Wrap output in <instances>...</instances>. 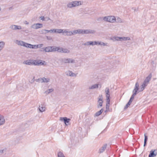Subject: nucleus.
<instances>
[{"mask_svg":"<svg viewBox=\"0 0 157 157\" xmlns=\"http://www.w3.org/2000/svg\"><path fill=\"white\" fill-rule=\"evenodd\" d=\"M54 46H48L41 48L40 51L45 52H54Z\"/></svg>","mask_w":157,"mask_h":157,"instance_id":"nucleus-1","label":"nucleus"},{"mask_svg":"<svg viewBox=\"0 0 157 157\" xmlns=\"http://www.w3.org/2000/svg\"><path fill=\"white\" fill-rule=\"evenodd\" d=\"M62 61L64 63H75V60L71 58H64L62 59Z\"/></svg>","mask_w":157,"mask_h":157,"instance_id":"nucleus-2","label":"nucleus"},{"mask_svg":"<svg viewBox=\"0 0 157 157\" xmlns=\"http://www.w3.org/2000/svg\"><path fill=\"white\" fill-rule=\"evenodd\" d=\"M98 99V104L97 106L99 108L100 107H101L102 106L103 98L102 95H100Z\"/></svg>","mask_w":157,"mask_h":157,"instance_id":"nucleus-3","label":"nucleus"},{"mask_svg":"<svg viewBox=\"0 0 157 157\" xmlns=\"http://www.w3.org/2000/svg\"><path fill=\"white\" fill-rule=\"evenodd\" d=\"M60 120L61 121H63L66 125H67L68 124L71 120L69 118H68L67 117H61Z\"/></svg>","mask_w":157,"mask_h":157,"instance_id":"nucleus-4","label":"nucleus"},{"mask_svg":"<svg viewBox=\"0 0 157 157\" xmlns=\"http://www.w3.org/2000/svg\"><path fill=\"white\" fill-rule=\"evenodd\" d=\"M43 27V25L41 23H37L31 26V28L35 29H37L39 28H40Z\"/></svg>","mask_w":157,"mask_h":157,"instance_id":"nucleus-5","label":"nucleus"},{"mask_svg":"<svg viewBox=\"0 0 157 157\" xmlns=\"http://www.w3.org/2000/svg\"><path fill=\"white\" fill-rule=\"evenodd\" d=\"M114 39L117 41L119 40H129L130 39L129 37H115L114 38Z\"/></svg>","mask_w":157,"mask_h":157,"instance_id":"nucleus-6","label":"nucleus"},{"mask_svg":"<svg viewBox=\"0 0 157 157\" xmlns=\"http://www.w3.org/2000/svg\"><path fill=\"white\" fill-rule=\"evenodd\" d=\"M33 65H35L39 66L44 64V63L42 62L41 60H34L33 59Z\"/></svg>","mask_w":157,"mask_h":157,"instance_id":"nucleus-7","label":"nucleus"},{"mask_svg":"<svg viewBox=\"0 0 157 157\" xmlns=\"http://www.w3.org/2000/svg\"><path fill=\"white\" fill-rule=\"evenodd\" d=\"M105 91L106 94V99L109 101V100H110V94L109 89L107 87L106 88L105 90Z\"/></svg>","mask_w":157,"mask_h":157,"instance_id":"nucleus-8","label":"nucleus"},{"mask_svg":"<svg viewBox=\"0 0 157 157\" xmlns=\"http://www.w3.org/2000/svg\"><path fill=\"white\" fill-rule=\"evenodd\" d=\"M157 155V150H152L150 152L148 157H154Z\"/></svg>","mask_w":157,"mask_h":157,"instance_id":"nucleus-9","label":"nucleus"},{"mask_svg":"<svg viewBox=\"0 0 157 157\" xmlns=\"http://www.w3.org/2000/svg\"><path fill=\"white\" fill-rule=\"evenodd\" d=\"M10 28L13 30L20 29H21V27L20 25H12L10 27Z\"/></svg>","mask_w":157,"mask_h":157,"instance_id":"nucleus-10","label":"nucleus"},{"mask_svg":"<svg viewBox=\"0 0 157 157\" xmlns=\"http://www.w3.org/2000/svg\"><path fill=\"white\" fill-rule=\"evenodd\" d=\"M83 34L94 33L95 31L94 30L90 29L83 30Z\"/></svg>","mask_w":157,"mask_h":157,"instance_id":"nucleus-11","label":"nucleus"},{"mask_svg":"<svg viewBox=\"0 0 157 157\" xmlns=\"http://www.w3.org/2000/svg\"><path fill=\"white\" fill-rule=\"evenodd\" d=\"M107 144H104L99 149L98 152L100 153H102L106 149V148Z\"/></svg>","mask_w":157,"mask_h":157,"instance_id":"nucleus-12","label":"nucleus"},{"mask_svg":"<svg viewBox=\"0 0 157 157\" xmlns=\"http://www.w3.org/2000/svg\"><path fill=\"white\" fill-rule=\"evenodd\" d=\"M46 108L44 106V104H41L39 106V109L40 112H42L45 110Z\"/></svg>","mask_w":157,"mask_h":157,"instance_id":"nucleus-13","label":"nucleus"},{"mask_svg":"<svg viewBox=\"0 0 157 157\" xmlns=\"http://www.w3.org/2000/svg\"><path fill=\"white\" fill-rule=\"evenodd\" d=\"M116 21V19L114 16H109V22L114 23Z\"/></svg>","mask_w":157,"mask_h":157,"instance_id":"nucleus-14","label":"nucleus"},{"mask_svg":"<svg viewBox=\"0 0 157 157\" xmlns=\"http://www.w3.org/2000/svg\"><path fill=\"white\" fill-rule=\"evenodd\" d=\"M33 59H29L24 61V63L26 65H33Z\"/></svg>","mask_w":157,"mask_h":157,"instance_id":"nucleus-15","label":"nucleus"},{"mask_svg":"<svg viewBox=\"0 0 157 157\" xmlns=\"http://www.w3.org/2000/svg\"><path fill=\"white\" fill-rule=\"evenodd\" d=\"M139 90V84L138 82H137L135 84V87L133 91L137 93L138 91Z\"/></svg>","mask_w":157,"mask_h":157,"instance_id":"nucleus-16","label":"nucleus"},{"mask_svg":"<svg viewBox=\"0 0 157 157\" xmlns=\"http://www.w3.org/2000/svg\"><path fill=\"white\" fill-rule=\"evenodd\" d=\"M5 122V121L4 117L0 114V125L4 124Z\"/></svg>","mask_w":157,"mask_h":157,"instance_id":"nucleus-17","label":"nucleus"},{"mask_svg":"<svg viewBox=\"0 0 157 157\" xmlns=\"http://www.w3.org/2000/svg\"><path fill=\"white\" fill-rule=\"evenodd\" d=\"M54 52L57 51L58 52L62 53L61 50L62 49V48H60L59 47H57L54 46Z\"/></svg>","mask_w":157,"mask_h":157,"instance_id":"nucleus-18","label":"nucleus"},{"mask_svg":"<svg viewBox=\"0 0 157 157\" xmlns=\"http://www.w3.org/2000/svg\"><path fill=\"white\" fill-rule=\"evenodd\" d=\"M72 2L74 6V7H75L76 6H79V3H81L80 1H73ZM80 5H81V3H80Z\"/></svg>","mask_w":157,"mask_h":157,"instance_id":"nucleus-19","label":"nucleus"},{"mask_svg":"<svg viewBox=\"0 0 157 157\" xmlns=\"http://www.w3.org/2000/svg\"><path fill=\"white\" fill-rule=\"evenodd\" d=\"M103 111V109H101L100 111L97 112L95 114V116L98 117L100 115H101L102 112Z\"/></svg>","mask_w":157,"mask_h":157,"instance_id":"nucleus-20","label":"nucleus"},{"mask_svg":"<svg viewBox=\"0 0 157 157\" xmlns=\"http://www.w3.org/2000/svg\"><path fill=\"white\" fill-rule=\"evenodd\" d=\"M5 45V43L4 41L0 42V51L3 49Z\"/></svg>","mask_w":157,"mask_h":157,"instance_id":"nucleus-21","label":"nucleus"},{"mask_svg":"<svg viewBox=\"0 0 157 157\" xmlns=\"http://www.w3.org/2000/svg\"><path fill=\"white\" fill-rule=\"evenodd\" d=\"M98 84H95L90 86L89 88V89H94L98 88Z\"/></svg>","mask_w":157,"mask_h":157,"instance_id":"nucleus-22","label":"nucleus"},{"mask_svg":"<svg viewBox=\"0 0 157 157\" xmlns=\"http://www.w3.org/2000/svg\"><path fill=\"white\" fill-rule=\"evenodd\" d=\"M110 103V100H109V101H108V100H106V110L105 111V112L107 111V110H108L109 109Z\"/></svg>","mask_w":157,"mask_h":157,"instance_id":"nucleus-23","label":"nucleus"},{"mask_svg":"<svg viewBox=\"0 0 157 157\" xmlns=\"http://www.w3.org/2000/svg\"><path fill=\"white\" fill-rule=\"evenodd\" d=\"M63 30L61 29H55L54 33H63Z\"/></svg>","mask_w":157,"mask_h":157,"instance_id":"nucleus-24","label":"nucleus"},{"mask_svg":"<svg viewBox=\"0 0 157 157\" xmlns=\"http://www.w3.org/2000/svg\"><path fill=\"white\" fill-rule=\"evenodd\" d=\"M62 53H69L70 52V51L66 48H63L61 50Z\"/></svg>","mask_w":157,"mask_h":157,"instance_id":"nucleus-25","label":"nucleus"},{"mask_svg":"<svg viewBox=\"0 0 157 157\" xmlns=\"http://www.w3.org/2000/svg\"><path fill=\"white\" fill-rule=\"evenodd\" d=\"M43 82H48L50 81V79L49 78H45L44 77L42 78Z\"/></svg>","mask_w":157,"mask_h":157,"instance_id":"nucleus-26","label":"nucleus"},{"mask_svg":"<svg viewBox=\"0 0 157 157\" xmlns=\"http://www.w3.org/2000/svg\"><path fill=\"white\" fill-rule=\"evenodd\" d=\"M144 136V146L145 147L147 144V140L148 138L147 136L145 134Z\"/></svg>","mask_w":157,"mask_h":157,"instance_id":"nucleus-27","label":"nucleus"},{"mask_svg":"<svg viewBox=\"0 0 157 157\" xmlns=\"http://www.w3.org/2000/svg\"><path fill=\"white\" fill-rule=\"evenodd\" d=\"M67 6L69 8H71L72 7H74L72 2L68 3L67 5Z\"/></svg>","mask_w":157,"mask_h":157,"instance_id":"nucleus-28","label":"nucleus"},{"mask_svg":"<svg viewBox=\"0 0 157 157\" xmlns=\"http://www.w3.org/2000/svg\"><path fill=\"white\" fill-rule=\"evenodd\" d=\"M151 74H150L148 76L146 77V79H145V80L147 82H148L150 81L151 78Z\"/></svg>","mask_w":157,"mask_h":157,"instance_id":"nucleus-29","label":"nucleus"},{"mask_svg":"<svg viewBox=\"0 0 157 157\" xmlns=\"http://www.w3.org/2000/svg\"><path fill=\"white\" fill-rule=\"evenodd\" d=\"M57 156L58 157H65L61 151L58 152Z\"/></svg>","mask_w":157,"mask_h":157,"instance_id":"nucleus-30","label":"nucleus"},{"mask_svg":"<svg viewBox=\"0 0 157 157\" xmlns=\"http://www.w3.org/2000/svg\"><path fill=\"white\" fill-rule=\"evenodd\" d=\"M17 43L19 45L23 46L24 42L22 41L16 40Z\"/></svg>","mask_w":157,"mask_h":157,"instance_id":"nucleus-31","label":"nucleus"},{"mask_svg":"<svg viewBox=\"0 0 157 157\" xmlns=\"http://www.w3.org/2000/svg\"><path fill=\"white\" fill-rule=\"evenodd\" d=\"M146 86L145 85L142 84L140 88V90L139 91V92H141L143 91L144 89V87Z\"/></svg>","mask_w":157,"mask_h":157,"instance_id":"nucleus-32","label":"nucleus"},{"mask_svg":"<svg viewBox=\"0 0 157 157\" xmlns=\"http://www.w3.org/2000/svg\"><path fill=\"white\" fill-rule=\"evenodd\" d=\"M54 90V89L52 88L49 89L45 91V93L46 94H48L52 92Z\"/></svg>","mask_w":157,"mask_h":157,"instance_id":"nucleus-33","label":"nucleus"},{"mask_svg":"<svg viewBox=\"0 0 157 157\" xmlns=\"http://www.w3.org/2000/svg\"><path fill=\"white\" fill-rule=\"evenodd\" d=\"M28 45V48H32V49H33V48H36V46H35V45H32V44H29Z\"/></svg>","mask_w":157,"mask_h":157,"instance_id":"nucleus-34","label":"nucleus"},{"mask_svg":"<svg viewBox=\"0 0 157 157\" xmlns=\"http://www.w3.org/2000/svg\"><path fill=\"white\" fill-rule=\"evenodd\" d=\"M116 21L117 22L119 23H121L123 22L121 19L119 17H117V19H116Z\"/></svg>","mask_w":157,"mask_h":157,"instance_id":"nucleus-35","label":"nucleus"},{"mask_svg":"<svg viewBox=\"0 0 157 157\" xmlns=\"http://www.w3.org/2000/svg\"><path fill=\"white\" fill-rule=\"evenodd\" d=\"M42 78H39L38 79H35V81L36 82H41V83H43V82H42Z\"/></svg>","mask_w":157,"mask_h":157,"instance_id":"nucleus-36","label":"nucleus"},{"mask_svg":"<svg viewBox=\"0 0 157 157\" xmlns=\"http://www.w3.org/2000/svg\"><path fill=\"white\" fill-rule=\"evenodd\" d=\"M49 32H50L49 30H43L41 31V33H44L45 34H46L47 33H48Z\"/></svg>","mask_w":157,"mask_h":157,"instance_id":"nucleus-37","label":"nucleus"},{"mask_svg":"<svg viewBox=\"0 0 157 157\" xmlns=\"http://www.w3.org/2000/svg\"><path fill=\"white\" fill-rule=\"evenodd\" d=\"M72 72L71 71H68L67 72H66V75H69V76H72L73 75H72Z\"/></svg>","mask_w":157,"mask_h":157,"instance_id":"nucleus-38","label":"nucleus"},{"mask_svg":"<svg viewBox=\"0 0 157 157\" xmlns=\"http://www.w3.org/2000/svg\"><path fill=\"white\" fill-rule=\"evenodd\" d=\"M103 20L105 21L109 22V16L105 17L103 18Z\"/></svg>","mask_w":157,"mask_h":157,"instance_id":"nucleus-39","label":"nucleus"},{"mask_svg":"<svg viewBox=\"0 0 157 157\" xmlns=\"http://www.w3.org/2000/svg\"><path fill=\"white\" fill-rule=\"evenodd\" d=\"M36 46V48H40L43 47V44H39L37 45H35Z\"/></svg>","mask_w":157,"mask_h":157,"instance_id":"nucleus-40","label":"nucleus"},{"mask_svg":"<svg viewBox=\"0 0 157 157\" xmlns=\"http://www.w3.org/2000/svg\"><path fill=\"white\" fill-rule=\"evenodd\" d=\"M87 43H88L89 45H94V41H88Z\"/></svg>","mask_w":157,"mask_h":157,"instance_id":"nucleus-41","label":"nucleus"},{"mask_svg":"<svg viewBox=\"0 0 157 157\" xmlns=\"http://www.w3.org/2000/svg\"><path fill=\"white\" fill-rule=\"evenodd\" d=\"M77 30L78 31V33L79 34L81 33V34H83V30L79 29V30Z\"/></svg>","mask_w":157,"mask_h":157,"instance_id":"nucleus-42","label":"nucleus"},{"mask_svg":"<svg viewBox=\"0 0 157 157\" xmlns=\"http://www.w3.org/2000/svg\"><path fill=\"white\" fill-rule=\"evenodd\" d=\"M130 104H129V103H128L126 104V105H125V106H124V109L125 110L129 106V105H130Z\"/></svg>","mask_w":157,"mask_h":157,"instance_id":"nucleus-43","label":"nucleus"},{"mask_svg":"<svg viewBox=\"0 0 157 157\" xmlns=\"http://www.w3.org/2000/svg\"><path fill=\"white\" fill-rule=\"evenodd\" d=\"M67 36H71L72 35V31H69L67 32Z\"/></svg>","mask_w":157,"mask_h":157,"instance_id":"nucleus-44","label":"nucleus"},{"mask_svg":"<svg viewBox=\"0 0 157 157\" xmlns=\"http://www.w3.org/2000/svg\"><path fill=\"white\" fill-rule=\"evenodd\" d=\"M78 31L77 30H74V31H72V35H74L75 34H76V33H77Z\"/></svg>","mask_w":157,"mask_h":157,"instance_id":"nucleus-45","label":"nucleus"},{"mask_svg":"<svg viewBox=\"0 0 157 157\" xmlns=\"http://www.w3.org/2000/svg\"><path fill=\"white\" fill-rule=\"evenodd\" d=\"M28 44H29L28 43H26L24 42V43L23 46L25 47H26V48H28Z\"/></svg>","mask_w":157,"mask_h":157,"instance_id":"nucleus-46","label":"nucleus"},{"mask_svg":"<svg viewBox=\"0 0 157 157\" xmlns=\"http://www.w3.org/2000/svg\"><path fill=\"white\" fill-rule=\"evenodd\" d=\"M137 93L133 91V94L132 95L131 97H133L134 98V96L137 94Z\"/></svg>","mask_w":157,"mask_h":157,"instance_id":"nucleus-47","label":"nucleus"},{"mask_svg":"<svg viewBox=\"0 0 157 157\" xmlns=\"http://www.w3.org/2000/svg\"><path fill=\"white\" fill-rule=\"evenodd\" d=\"M148 83V82H147L146 81L144 80V81L143 84H144H144L145 85V86H146Z\"/></svg>","mask_w":157,"mask_h":157,"instance_id":"nucleus-48","label":"nucleus"},{"mask_svg":"<svg viewBox=\"0 0 157 157\" xmlns=\"http://www.w3.org/2000/svg\"><path fill=\"white\" fill-rule=\"evenodd\" d=\"M100 43V42L94 41V45H100L99 44V43Z\"/></svg>","mask_w":157,"mask_h":157,"instance_id":"nucleus-49","label":"nucleus"},{"mask_svg":"<svg viewBox=\"0 0 157 157\" xmlns=\"http://www.w3.org/2000/svg\"><path fill=\"white\" fill-rule=\"evenodd\" d=\"M99 44L100 45H103V46H105L106 45V44H105V43L103 42H100V43H99Z\"/></svg>","mask_w":157,"mask_h":157,"instance_id":"nucleus-50","label":"nucleus"},{"mask_svg":"<svg viewBox=\"0 0 157 157\" xmlns=\"http://www.w3.org/2000/svg\"><path fill=\"white\" fill-rule=\"evenodd\" d=\"M40 20H42L43 21L44 20V17L43 16L40 17Z\"/></svg>","mask_w":157,"mask_h":157,"instance_id":"nucleus-51","label":"nucleus"},{"mask_svg":"<svg viewBox=\"0 0 157 157\" xmlns=\"http://www.w3.org/2000/svg\"><path fill=\"white\" fill-rule=\"evenodd\" d=\"M54 29H51L50 30H49L50 32L52 33H54Z\"/></svg>","mask_w":157,"mask_h":157,"instance_id":"nucleus-52","label":"nucleus"},{"mask_svg":"<svg viewBox=\"0 0 157 157\" xmlns=\"http://www.w3.org/2000/svg\"><path fill=\"white\" fill-rule=\"evenodd\" d=\"M132 100H131V99H130L128 103L129 104H131V103L132 102Z\"/></svg>","mask_w":157,"mask_h":157,"instance_id":"nucleus-53","label":"nucleus"},{"mask_svg":"<svg viewBox=\"0 0 157 157\" xmlns=\"http://www.w3.org/2000/svg\"><path fill=\"white\" fill-rule=\"evenodd\" d=\"M34 78H35V77H34L33 79L31 80V83H32L33 82H34V81H35V79H34Z\"/></svg>","mask_w":157,"mask_h":157,"instance_id":"nucleus-54","label":"nucleus"},{"mask_svg":"<svg viewBox=\"0 0 157 157\" xmlns=\"http://www.w3.org/2000/svg\"><path fill=\"white\" fill-rule=\"evenodd\" d=\"M88 43H87V42H86V43H84V45H89V44H88Z\"/></svg>","mask_w":157,"mask_h":157,"instance_id":"nucleus-55","label":"nucleus"},{"mask_svg":"<svg viewBox=\"0 0 157 157\" xmlns=\"http://www.w3.org/2000/svg\"><path fill=\"white\" fill-rule=\"evenodd\" d=\"M3 150H0V153H2L3 152Z\"/></svg>","mask_w":157,"mask_h":157,"instance_id":"nucleus-56","label":"nucleus"},{"mask_svg":"<svg viewBox=\"0 0 157 157\" xmlns=\"http://www.w3.org/2000/svg\"><path fill=\"white\" fill-rule=\"evenodd\" d=\"M68 32L66 30H65L64 31H63V33H67V32Z\"/></svg>","mask_w":157,"mask_h":157,"instance_id":"nucleus-57","label":"nucleus"},{"mask_svg":"<svg viewBox=\"0 0 157 157\" xmlns=\"http://www.w3.org/2000/svg\"><path fill=\"white\" fill-rule=\"evenodd\" d=\"M72 75H73V76H76V75H75V74L74 73H73V72H72Z\"/></svg>","mask_w":157,"mask_h":157,"instance_id":"nucleus-58","label":"nucleus"},{"mask_svg":"<svg viewBox=\"0 0 157 157\" xmlns=\"http://www.w3.org/2000/svg\"><path fill=\"white\" fill-rule=\"evenodd\" d=\"M134 98L133 97H131L130 99H131V100H133L134 99Z\"/></svg>","mask_w":157,"mask_h":157,"instance_id":"nucleus-59","label":"nucleus"},{"mask_svg":"<svg viewBox=\"0 0 157 157\" xmlns=\"http://www.w3.org/2000/svg\"><path fill=\"white\" fill-rule=\"evenodd\" d=\"M47 38L48 39V40H50L51 39V38H50V37H49V38L48 37V36L47 37Z\"/></svg>","mask_w":157,"mask_h":157,"instance_id":"nucleus-60","label":"nucleus"},{"mask_svg":"<svg viewBox=\"0 0 157 157\" xmlns=\"http://www.w3.org/2000/svg\"><path fill=\"white\" fill-rule=\"evenodd\" d=\"M26 22V24H29V23L28 22H27L26 21H25Z\"/></svg>","mask_w":157,"mask_h":157,"instance_id":"nucleus-61","label":"nucleus"},{"mask_svg":"<svg viewBox=\"0 0 157 157\" xmlns=\"http://www.w3.org/2000/svg\"><path fill=\"white\" fill-rule=\"evenodd\" d=\"M48 20H50V18H48Z\"/></svg>","mask_w":157,"mask_h":157,"instance_id":"nucleus-62","label":"nucleus"}]
</instances>
